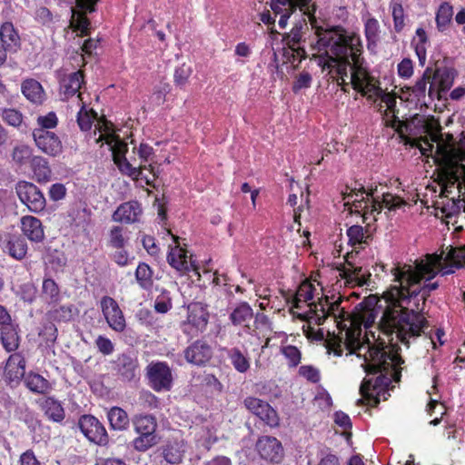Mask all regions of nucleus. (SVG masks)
<instances>
[{
    "label": "nucleus",
    "instance_id": "40",
    "mask_svg": "<svg viewBox=\"0 0 465 465\" xmlns=\"http://www.w3.org/2000/svg\"><path fill=\"white\" fill-rule=\"evenodd\" d=\"M136 433L155 434L157 423L155 418L151 415H141L134 420Z\"/></svg>",
    "mask_w": 465,
    "mask_h": 465
},
{
    "label": "nucleus",
    "instance_id": "15",
    "mask_svg": "<svg viewBox=\"0 0 465 465\" xmlns=\"http://www.w3.org/2000/svg\"><path fill=\"white\" fill-rule=\"evenodd\" d=\"M79 428L90 441L99 445L107 443L106 430L95 417L91 415L83 416L79 420Z\"/></svg>",
    "mask_w": 465,
    "mask_h": 465
},
{
    "label": "nucleus",
    "instance_id": "26",
    "mask_svg": "<svg viewBox=\"0 0 465 465\" xmlns=\"http://www.w3.org/2000/svg\"><path fill=\"white\" fill-rule=\"evenodd\" d=\"M41 408L48 420L62 422L65 417L62 404L54 398H46L41 402Z\"/></svg>",
    "mask_w": 465,
    "mask_h": 465
},
{
    "label": "nucleus",
    "instance_id": "41",
    "mask_svg": "<svg viewBox=\"0 0 465 465\" xmlns=\"http://www.w3.org/2000/svg\"><path fill=\"white\" fill-rule=\"evenodd\" d=\"M8 253L16 260H22L27 252V244L20 237L12 238L7 243Z\"/></svg>",
    "mask_w": 465,
    "mask_h": 465
},
{
    "label": "nucleus",
    "instance_id": "27",
    "mask_svg": "<svg viewBox=\"0 0 465 465\" xmlns=\"http://www.w3.org/2000/svg\"><path fill=\"white\" fill-rule=\"evenodd\" d=\"M1 341L6 351H15L19 346L16 327L11 322L1 327Z\"/></svg>",
    "mask_w": 465,
    "mask_h": 465
},
{
    "label": "nucleus",
    "instance_id": "10",
    "mask_svg": "<svg viewBox=\"0 0 465 465\" xmlns=\"http://www.w3.org/2000/svg\"><path fill=\"white\" fill-rule=\"evenodd\" d=\"M209 322L207 308L201 302H192L187 306L186 320L181 323L182 331L193 338L203 332Z\"/></svg>",
    "mask_w": 465,
    "mask_h": 465
},
{
    "label": "nucleus",
    "instance_id": "38",
    "mask_svg": "<svg viewBox=\"0 0 465 465\" xmlns=\"http://www.w3.org/2000/svg\"><path fill=\"white\" fill-rule=\"evenodd\" d=\"M228 358L233 368L240 373H245L250 368V359L238 348L228 351Z\"/></svg>",
    "mask_w": 465,
    "mask_h": 465
},
{
    "label": "nucleus",
    "instance_id": "25",
    "mask_svg": "<svg viewBox=\"0 0 465 465\" xmlns=\"http://www.w3.org/2000/svg\"><path fill=\"white\" fill-rule=\"evenodd\" d=\"M22 93L30 102L35 104H41L45 99L43 86L35 79H26L23 82Z\"/></svg>",
    "mask_w": 465,
    "mask_h": 465
},
{
    "label": "nucleus",
    "instance_id": "60",
    "mask_svg": "<svg viewBox=\"0 0 465 465\" xmlns=\"http://www.w3.org/2000/svg\"><path fill=\"white\" fill-rule=\"evenodd\" d=\"M333 420L336 425L340 426L343 430L351 428V421L349 415L341 411H338L334 413Z\"/></svg>",
    "mask_w": 465,
    "mask_h": 465
},
{
    "label": "nucleus",
    "instance_id": "21",
    "mask_svg": "<svg viewBox=\"0 0 465 465\" xmlns=\"http://www.w3.org/2000/svg\"><path fill=\"white\" fill-rule=\"evenodd\" d=\"M212 348L203 341H196L184 351L188 362L202 365L207 362L212 357Z\"/></svg>",
    "mask_w": 465,
    "mask_h": 465
},
{
    "label": "nucleus",
    "instance_id": "51",
    "mask_svg": "<svg viewBox=\"0 0 465 465\" xmlns=\"http://www.w3.org/2000/svg\"><path fill=\"white\" fill-rule=\"evenodd\" d=\"M37 125L35 129L48 130L56 127L58 118L54 112H49L45 115H39L36 119Z\"/></svg>",
    "mask_w": 465,
    "mask_h": 465
},
{
    "label": "nucleus",
    "instance_id": "9",
    "mask_svg": "<svg viewBox=\"0 0 465 465\" xmlns=\"http://www.w3.org/2000/svg\"><path fill=\"white\" fill-rule=\"evenodd\" d=\"M347 236L352 250L346 254V265L340 270V275L345 280L346 284L363 286L367 283L371 273L362 266L356 264L354 255L360 252L362 244L365 242V232L361 226L352 225L347 230Z\"/></svg>",
    "mask_w": 465,
    "mask_h": 465
},
{
    "label": "nucleus",
    "instance_id": "17",
    "mask_svg": "<svg viewBox=\"0 0 465 465\" xmlns=\"http://www.w3.org/2000/svg\"><path fill=\"white\" fill-rule=\"evenodd\" d=\"M244 404L251 412L259 417L270 427L279 425L277 412L267 402L260 399L250 397L244 401Z\"/></svg>",
    "mask_w": 465,
    "mask_h": 465
},
{
    "label": "nucleus",
    "instance_id": "35",
    "mask_svg": "<svg viewBox=\"0 0 465 465\" xmlns=\"http://www.w3.org/2000/svg\"><path fill=\"white\" fill-rule=\"evenodd\" d=\"M453 7L449 3H442L436 12V25L440 32L446 31L452 20Z\"/></svg>",
    "mask_w": 465,
    "mask_h": 465
},
{
    "label": "nucleus",
    "instance_id": "20",
    "mask_svg": "<svg viewBox=\"0 0 465 465\" xmlns=\"http://www.w3.org/2000/svg\"><path fill=\"white\" fill-rule=\"evenodd\" d=\"M142 208L139 203L131 201L122 203L114 213L113 220L118 223H132L139 220Z\"/></svg>",
    "mask_w": 465,
    "mask_h": 465
},
{
    "label": "nucleus",
    "instance_id": "61",
    "mask_svg": "<svg viewBox=\"0 0 465 465\" xmlns=\"http://www.w3.org/2000/svg\"><path fill=\"white\" fill-rule=\"evenodd\" d=\"M398 74L401 77L409 78L413 74V65L411 59H403L398 64Z\"/></svg>",
    "mask_w": 465,
    "mask_h": 465
},
{
    "label": "nucleus",
    "instance_id": "30",
    "mask_svg": "<svg viewBox=\"0 0 465 465\" xmlns=\"http://www.w3.org/2000/svg\"><path fill=\"white\" fill-rule=\"evenodd\" d=\"M31 168L34 177L38 183H46L51 177V169L48 162L41 156H34L31 159Z\"/></svg>",
    "mask_w": 465,
    "mask_h": 465
},
{
    "label": "nucleus",
    "instance_id": "57",
    "mask_svg": "<svg viewBox=\"0 0 465 465\" xmlns=\"http://www.w3.org/2000/svg\"><path fill=\"white\" fill-rule=\"evenodd\" d=\"M95 345L98 351L104 355H110L114 351V345L112 341L103 335H99L95 340Z\"/></svg>",
    "mask_w": 465,
    "mask_h": 465
},
{
    "label": "nucleus",
    "instance_id": "45",
    "mask_svg": "<svg viewBox=\"0 0 465 465\" xmlns=\"http://www.w3.org/2000/svg\"><path fill=\"white\" fill-rule=\"evenodd\" d=\"M127 242V237L123 227L114 226L111 229L109 233V244L115 249L124 248Z\"/></svg>",
    "mask_w": 465,
    "mask_h": 465
},
{
    "label": "nucleus",
    "instance_id": "37",
    "mask_svg": "<svg viewBox=\"0 0 465 465\" xmlns=\"http://www.w3.org/2000/svg\"><path fill=\"white\" fill-rule=\"evenodd\" d=\"M111 427L114 430H123L129 425L127 413L119 407H113L107 413Z\"/></svg>",
    "mask_w": 465,
    "mask_h": 465
},
{
    "label": "nucleus",
    "instance_id": "42",
    "mask_svg": "<svg viewBox=\"0 0 465 465\" xmlns=\"http://www.w3.org/2000/svg\"><path fill=\"white\" fill-rule=\"evenodd\" d=\"M148 378H170L171 370L163 361H153L147 366Z\"/></svg>",
    "mask_w": 465,
    "mask_h": 465
},
{
    "label": "nucleus",
    "instance_id": "46",
    "mask_svg": "<svg viewBox=\"0 0 465 465\" xmlns=\"http://www.w3.org/2000/svg\"><path fill=\"white\" fill-rule=\"evenodd\" d=\"M281 352L290 367H296L301 362L302 353L297 347L292 345H282Z\"/></svg>",
    "mask_w": 465,
    "mask_h": 465
},
{
    "label": "nucleus",
    "instance_id": "1",
    "mask_svg": "<svg viewBox=\"0 0 465 465\" xmlns=\"http://www.w3.org/2000/svg\"><path fill=\"white\" fill-rule=\"evenodd\" d=\"M409 266L398 263L391 269L392 284L383 293L385 302L379 324L375 325L377 300L370 297L350 321V326L340 331L329 341V352L336 356L356 354L371 361L378 378H401L403 360L393 353L399 342L410 343L428 327L420 313L426 299L439 286L437 283L420 286Z\"/></svg>",
    "mask_w": 465,
    "mask_h": 465
},
{
    "label": "nucleus",
    "instance_id": "12",
    "mask_svg": "<svg viewBox=\"0 0 465 465\" xmlns=\"http://www.w3.org/2000/svg\"><path fill=\"white\" fill-rule=\"evenodd\" d=\"M100 307L106 322L112 330L117 332H122L125 330V318L114 298L109 296L103 297L100 302Z\"/></svg>",
    "mask_w": 465,
    "mask_h": 465
},
{
    "label": "nucleus",
    "instance_id": "23",
    "mask_svg": "<svg viewBox=\"0 0 465 465\" xmlns=\"http://www.w3.org/2000/svg\"><path fill=\"white\" fill-rule=\"evenodd\" d=\"M386 380H364L361 384L360 391L366 400L373 399L378 403L381 398L386 399Z\"/></svg>",
    "mask_w": 465,
    "mask_h": 465
},
{
    "label": "nucleus",
    "instance_id": "54",
    "mask_svg": "<svg viewBox=\"0 0 465 465\" xmlns=\"http://www.w3.org/2000/svg\"><path fill=\"white\" fill-rule=\"evenodd\" d=\"M391 14L394 22V29L401 32L404 27V11L401 5L394 3L391 5Z\"/></svg>",
    "mask_w": 465,
    "mask_h": 465
},
{
    "label": "nucleus",
    "instance_id": "13",
    "mask_svg": "<svg viewBox=\"0 0 465 465\" xmlns=\"http://www.w3.org/2000/svg\"><path fill=\"white\" fill-rule=\"evenodd\" d=\"M33 137L36 146L44 153L53 157L62 153V142L54 132L43 129H34Z\"/></svg>",
    "mask_w": 465,
    "mask_h": 465
},
{
    "label": "nucleus",
    "instance_id": "6",
    "mask_svg": "<svg viewBox=\"0 0 465 465\" xmlns=\"http://www.w3.org/2000/svg\"><path fill=\"white\" fill-rule=\"evenodd\" d=\"M376 193L377 186L368 190L363 187L351 189L350 193H344V205L348 206L351 213H361L364 221L369 219L375 221L376 215L381 213L382 208L396 211L406 203L404 200L390 193H383L380 200Z\"/></svg>",
    "mask_w": 465,
    "mask_h": 465
},
{
    "label": "nucleus",
    "instance_id": "7",
    "mask_svg": "<svg viewBox=\"0 0 465 465\" xmlns=\"http://www.w3.org/2000/svg\"><path fill=\"white\" fill-rule=\"evenodd\" d=\"M446 251L447 252H442L440 254H427L424 259L416 261L414 264L403 263L401 266H409L420 286L430 284V281L439 272L450 274L454 272L455 268H460L465 264V246L447 247Z\"/></svg>",
    "mask_w": 465,
    "mask_h": 465
},
{
    "label": "nucleus",
    "instance_id": "34",
    "mask_svg": "<svg viewBox=\"0 0 465 465\" xmlns=\"http://www.w3.org/2000/svg\"><path fill=\"white\" fill-rule=\"evenodd\" d=\"M116 367L122 376L134 378L136 375L138 364L135 358L127 354H122L116 361Z\"/></svg>",
    "mask_w": 465,
    "mask_h": 465
},
{
    "label": "nucleus",
    "instance_id": "28",
    "mask_svg": "<svg viewBox=\"0 0 465 465\" xmlns=\"http://www.w3.org/2000/svg\"><path fill=\"white\" fill-rule=\"evenodd\" d=\"M25 367L24 358L18 353L12 354L6 361L5 374L6 378H24Z\"/></svg>",
    "mask_w": 465,
    "mask_h": 465
},
{
    "label": "nucleus",
    "instance_id": "56",
    "mask_svg": "<svg viewBox=\"0 0 465 465\" xmlns=\"http://www.w3.org/2000/svg\"><path fill=\"white\" fill-rule=\"evenodd\" d=\"M314 403L323 411L329 410L332 405V399L331 395L324 390H320L315 398Z\"/></svg>",
    "mask_w": 465,
    "mask_h": 465
},
{
    "label": "nucleus",
    "instance_id": "4",
    "mask_svg": "<svg viewBox=\"0 0 465 465\" xmlns=\"http://www.w3.org/2000/svg\"><path fill=\"white\" fill-rule=\"evenodd\" d=\"M309 281L302 282L298 287L292 301L291 313L309 324L321 325L328 316L337 318L341 316V310L338 302H328L319 295L321 289Z\"/></svg>",
    "mask_w": 465,
    "mask_h": 465
},
{
    "label": "nucleus",
    "instance_id": "43",
    "mask_svg": "<svg viewBox=\"0 0 465 465\" xmlns=\"http://www.w3.org/2000/svg\"><path fill=\"white\" fill-rule=\"evenodd\" d=\"M59 288L52 279H45L42 285V294L49 302H56L59 299Z\"/></svg>",
    "mask_w": 465,
    "mask_h": 465
},
{
    "label": "nucleus",
    "instance_id": "14",
    "mask_svg": "<svg viewBox=\"0 0 465 465\" xmlns=\"http://www.w3.org/2000/svg\"><path fill=\"white\" fill-rule=\"evenodd\" d=\"M175 246L171 247L167 255L168 263L182 274L197 269L192 255L188 254L187 250L182 248L175 236H173Z\"/></svg>",
    "mask_w": 465,
    "mask_h": 465
},
{
    "label": "nucleus",
    "instance_id": "55",
    "mask_svg": "<svg viewBox=\"0 0 465 465\" xmlns=\"http://www.w3.org/2000/svg\"><path fill=\"white\" fill-rule=\"evenodd\" d=\"M172 308V301L168 292H163L154 301V309L159 313H166Z\"/></svg>",
    "mask_w": 465,
    "mask_h": 465
},
{
    "label": "nucleus",
    "instance_id": "47",
    "mask_svg": "<svg viewBox=\"0 0 465 465\" xmlns=\"http://www.w3.org/2000/svg\"><path fill=\"white\" fill-rule=\"evenodd\" d=\"M71 26L80 35H87L90 31V22L83 14H74L71 20Z\"/></svg>",
    "mask_w": 465,
    "mask_h": 465
},
{
    "label": "nucleus",
    "instance_id": "59",
    "mask_svg": "<svg viewBox=\"0 0 465 465\" xmlns=\"http://www.w3.org/2000/svg\"><path fill=\"white\" fill-rule=\"evenodd\" d=\"M312 75L308 72H302L293 84V91L298 92L302 89L309 88L312 84Z\"/></svg>",
    "mask_w": 465,
    "mask_h": 465
},
{
    "label": "nucleus",
    "instance_id": "2",
    "mask_svg": "<svg viewBox=\"0 0 465 465\" xmlns=\"http://www.w3.org/2000/svg\"><path fill=\"white\" fill-rule=\"evenodd\" d=\"M328 46H331V52L336 57L321 59L319 66L322 71H328L330 77L339 85L343 87L351 84L354 90L369 101H380L379 112L383 115L386 126L400 131L401 123L396 115V96L384 92L380 86V81L365 66L360 35L351 34L350 38L343 40L335 32H326L320 37L318 48L322 50Z\"/></svg>",
    "mask_w": 465,
    "mask_h": 465
},
{
    "label": "nucleus",
    "instance_id": "49",
    "mask_svg": "<svg viewBox=\"0 0 465 465\" xmlns=\"http://www.w3.org/2000/svg\"><path fill=\"white\" fill-rule=\"evenodd\" d=\"M13 160L19 164H24L32 159V149L28 145L21 144L14 148Z\"/></svg>",
    "mask_w": 465,
    "mask_h": 465
},
{
    "label": "nucleus",
    "instance_id": "5",
    "mask_svg": "<svg viewBox=\"0 0 465 465\" xmlns=\"http://www.w3.org/2000/svg\"><path fill=\"white\" fill-rule=\"evenodd\" d=\"M94 121H96L94 135L98 134L95 142H104L109 146L114 163L123 173L133 177L139 176L140 171L133 168L125 158L127 144L115 134L113 124L105 118H98L97 114L93 109L87 110L85 104H82L77 114V123L80 129L84 132L90 130Z\"/></svg>",
    "mask_w": 465,
    "mask_h": 465
},
{
    "label": "nucleus",
    "instance_id": "31",
    "mask_svg": "<svg viewBox=\"0 0 465 465\" xmlns=\"http://www.w3.org/2000/svg\"><path fill=\"white\" fill-rule=\"evenodd\" d=\"M252 317L253 311L245 302L238 304L230 314V320L233 325H245Z\"/></svg>",
    "mask_w": 465,
    "mask_h": 465
},
{
    "label": "nucleus",
    "instance_id": "64",
    "mask_svg": "<svg viewBox=\"0 0 465 465\" xmlns=\"http://www.w3.org/2000/svg\"><path fill=\"white\" fill-rule=\"evenodd\" d=\"M149 386L155 391H167L171 389L172 380H149Z\"/></svg>",
    "mask_w": 465,
    "mask_h": 465
},
{
    "label": "nucleus",
    "instance_id": "3",
    "mask_svg": "<svg viewBox=\"0 0 465 465\" xmlns=\"http://www.w3.org/2000/svg\"><path fill=\"white\" fill-rule=\"evenodd\" d=\"M418 147L423 155L431 156L442 169L440 195L448 198L456 190L460 197L461 189H465V163L460 162L464 160V153L450 142L440 140L438 134H429L419 142Z\"/></svg>",
    "mask_w": 465,
    "mask_h": 465
},
{
    "label": "nucleus",
    "instance_id": "53",
    "mask_svg": "<svg viewBox=\"0 0 465 465\" xmlns=\"http://www.w3.org/2000/svg\"><path fill=\"white\" fill-rule=\"evenodd\" d=\"M429 134H438L439 135H440V140H442L443 142L448 141L450 142V143H451L453 147H455L456 150H460L464 153V160H462L461 162L465 163V135L457 143L454 141L452 134H443L440 132V129L430 130Z\"/></svg>",
    "mask_w": 465,
    "mask_h": 465
},
{
    "label": "nucleus",
    "instance_id": "58",
    "mask_svg": "<svg viewBox=\"0 0 465 465\" xmlns=\"http://www.w3.org/2000/svg\"><path fill=\"white\" fill-rule=\"evenodd\" d=\"M39 335L44 338L47 345L52 344L57 338V329L54 323L48 322L44 325Z\"/></svg>",
    "mask_w": 465,
    "mask_h": 465
},
{
    "label": "nucleus",
    "instance_id": "11",
    "mask_svg": "<svg viewBox=\"0 0 465 465\" xmlns=\"http://www.w3.org/2000/svg\"><path fill=\"white\" fill-rule=\"evenodd\" d=\"M20 201L33 213H40L46 206V200L40 189L32 183L20 181L15 185Z\"/></svg>",
    "mask_w": 465,
    "mask_h": 465
},
{
    "label": "nucleus",
    "instance_id": "36",
    "mask_svg": "<svg viewBox=\"0 0 465 465\" xmlns=\"http://www.w3.org/2000/svg\"><path fill=\"white\" fill-rule=\"evenodd\" d=\"M364 32L368 41V47L375 46L380 35V25L377 19L371 16L369 14L363 16Z\"/></svg>",
    "mask_w": 465,
    "mask_h": 465
},
{
    "label": "nucleus",
    "instance_id": "24",
    "mask_svg": "<svg viewBox=\"0 0 465 465\" xmlns=\"http://www.w3.org/2000/svg\"><path fill=\"white\" fill-rule=\"evenodd\" d=\"M84 83V76L81 71L74 72L64 75L60 81V92L64 99L76 94Z\"/></svg>",
    "mask_w": 465,
    "mask_h": 465
},
{
    "label": "nucleus",
    "instance_id": "62",
    "mask_svg": "<svg viewBox=\"0 0 465 465\" xmlns=\"http://www.w3.org/2000/svg\"><path fill=\"white\" fill-rule=\"evenodd\" d=\"M190 74L191 71L189 68L183 66L177 68L174 72V83L181 87L184 86Z\"/></svg>",
    "mask_w": 465,
    "mask_h": 465
},
{
    "label": "nucleus",
    "instance_id": "16",
    "mask_svg": "<svg viewBox=\"0 0 465 465\" xmlns=\"http://www.w3.org/2000/svg\"><path fill=\"white\" fill-rule=\"evenodd\" d=\"M260 457L267 461L279 463L283 457L282 443L274 437L262 436L256 442Z\"/></svg>",
    "mask_w": 465,
    "mask_h": 465
},
{
    "label": "nucleus",
    "instance_id": "29",
    "mask_svg": "<svg viewBox=\"0 0 465 465\" xmlns=\"http://www.w3.org/2000/svg\"><path fill=\"white\" fill-rule=\"evenodd\" d=\"M302 35L298 28H293L286 37V45L292 52L294 60L302 61L306 56L304 48L301 45Z\"/></svg>",
    "mask_w": 465,
    "mask_h": 465
},
{
    "label": "nucleus",
    "instance_id": "19",
    "mask_svg": "<svg viewBox=\"0 0 465 465\" xmlns=\"http://www.w3.org/2000/svg\"><path fill=\"white\" fill-rule=\"evenodd\" d=\"M21 230L31 242H41L45 239L42 222L35 216H23L21 218Z\"/></svg>",
    "mask_w": 465,
    "mask_h": 465
},
{
    "label": "nucleus",
    "instance_id": "63",
    "mask_svg": "<svg viewBox=\"0 0 465 465\" xmlns=\"http://www.w3.org/2000/svg\"><path fill=\"white\" fill-rule=\"evenodd\" d=\"M66 189L62 183H54L50 187L49 195L53 201H59L64 198Z\"/></svg>",
    "mask_w": 465,
    "mask_h": 465
},
{
    "label": "nucleus",
    "instance_id": "48",
    "mask_svg": "<svg viewBox=\"0 0 465 465\" xmlns=\"http://www.w3.org/2000/svg\"><path fill=\"white\" fill-rule=\"evenodd\" d=\"M1 115L3 120L11 126L19 127L23 123V114L16 109H4Z\"/></svg>",
    "mask_w": 465,
    "mask_h": 465
},
{
    "label": "nucleus",
    "instance_id": "33",
    "mask_svg": "<svg viewBox=\"0 0 465 465\" xmlns=\"http://www.w3.org/2000/svg\"><path fill=\"white\" fill-rule=\"evenodd\" d=\"M138 155L143 162L140 166L137 167V169L140 171V174L137 177H131L134 180L143 179V170H148L151 173L153 174V176H155L154 168L153 167L152 163H150L148 165H146V163H149L153 155V147L145 143H141L138 148ZM131 166L136 169V167H134L132 164Z\"/></svg>",
    "mask_w": 465,
    "mask_h": 465
},
{
    "label": "nucleus",
    "instance_id": "32",
    "mask_svg": "<svg viewBox=\"0 0 465 465\" xmlns=\"http://www.w3.org/2000/svg\"><path fill=\"white\" fill-rule=\"evenodd\" d=\"M428 42L429 40L425 30L423 28H418L416 30L415 36L411 41V45L413 46L421 65L426 62Z\"/></svg>",
    "mask_w": 465,
    "mask_h": 465
},
{
    "label": "nucleus",
    "instance_id": "8",
    "mask_svg": "<svg viewBox=\"0 0 465 465\" xmlns=\"http://www.w3.org/2000/svg\"><path fill=\"white\" fill-rule=\"evenodd\" d=\"M271 8L275 15H280L278 25L282 29L286 27L288 19L290 18L291 15L297 9H299L302 15L309 17L312 26L315 28L316 41L315 43H312V49L316 52L313 54V55L318 56V64L321 59L331 58V56L336 57V55L331 52V46H328L326 49L324 48L322 50L318 48V42L320 37L322 36L324 33L331 31L335 32L343 40H347V38L351 36V34H342L341 31L338 28L323 29L322 27H318L316 25L317 21L314 16L315 5L312 4V0H272Z\"/></svg>",
    "mask_w": 465,
    "mask_h": 465
},
{
    "label": "nucleus",
    "instance_id": "18",
    "mask_svg": "<svg viewBox=\"0 0 465 465\" xmlns=\"http://www.w3.org/2000/svg\"><path fill=\"white\" fill-rule=\"evenodd\" d=\"M453 84V74L449 69L436 70L432 83L430 85L429 95L433 98L440 97L441 93L447 92Z\"/></svg>",
    "mask_w": 465,
    "mask_h": 465
},
{
    "label": "nucleus",
    "instance_id": "39",
    "mask_svg": "<svg viewBox=\"0 0 465 465\" xmlns=\"http://www.w3.org/2000/svg\"><path fill=\"white\" fill-rule=\"evenodd\" d=\"M135 279L142 289H151L153 283V270L144 262L139 263L135 271Z\"/></svg>",
    "mask_w": 465,
    "mask_h": 465
},
{
    "label": "nucleus",
    "instance_id": "50",
    "mask_svg": "<svg viewBox=\"0 0 465 465\" xmlns=\"http://www.w3.org/2000/svg\"><path fill=\"white\" fill-rule=\"evenodd\" d=\"M25 386L35 393H47L52 389L48 380H25Z\"/></svg>",
    "mask_w": 465,
    "mask_h": 465
},
{
    "label": "nucleus",
    "instance_id": "52",
    "mask_svg": "<svg viewBox=\"0 0 465 465\" xmlns=\"http://www.w3.org/2000/svg\"><path fill=\"white\" fill-rule=\"evenodd\" d=\"M183 450H180L178 444L168 445L164 451V459L167 462L171 464H177L183 460Z\"/></svg>",
    "mask_w": 465,
    "mask_h": 465
},
{
    "label": "nucleus",
    "instance_id": "22",
    "mask_svg": "<svg viewBox=\"0 0 465 465\" xmlns=\"http://www.w3.org/2000/svg\"><path fill=\"white\" fill-rule=\"evenodd\" d=\"M1 45L9 50V53H15L21 46L20 35L10 22H5L0 26Z\"/></svg>",
    "mask_w": 465,
    "mask_h": 465
},
{
    "label": "nucleus",
    "instance_id": "44",
    "mask_svg": "<svg viewBox=\"0 0 465 465\" xmlns=\"http://www.w3.org/2000/svg\"><path fill=\"white\" fill-rule=\"evenodd\" d=\"M139 436L133 441L134 448L139 451H145L157 443L156 435L151 433H138Z\"/></svg>",
    "mask_w": 465,
    "mask_h": 465
}]
</instances>
